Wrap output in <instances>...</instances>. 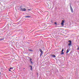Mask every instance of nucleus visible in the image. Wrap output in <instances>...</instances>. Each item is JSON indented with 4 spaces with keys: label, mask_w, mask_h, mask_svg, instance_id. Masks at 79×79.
<instances>
[{
    "label": "nucleus",
    "mask_w": 79,
    "mask_h": 79,
    "mask_svg": "<svg viewBox=\"0 0 79 79\" xmlns=\"http://www.w3.org/2000/svg\"><path fill=\"white\" fill-rule=\"evenodd\" d=\"M20 10H22V11H26V8H22L21 7H20Z\"/></svg>",
    "instance_id": "nucleus-1"
},
{
    "label": "nucleus",
    "mask_w": 79,
    "mask_h": 79,
    "mask_svg": "<svg viewBox=\"0 0 79 79\" xmlns=\"http://www.w3.org/2000/svg\"><path fill=\"white\" fill-rule=\"evenodd\" d=\"M70 7L71 12L73 13L74 11H73V8H72V6H71V4H70Z\"/></svg>",
    "instance_id": "nucleus-2"
},
{
    "label": "nucleus",
    "mask_w": 79,
    "mask_h": 79,
    "mask_svg": "<svg viewBox=\"0 0 79 79\" xmlns=\"http://www.w3.org/2000/svg\"><path fill=\"white\" fill-rule=\"evenodd\" d=\"M69 42L70 43L68 44L69 46H70V45H71V44L72 43V42L70 40H69Z\"/></svg>",
    "instance_id": "nucleus-3"
},
{
    "label": "nucleus",
    "mask_w": 79,
    "mask_h": 79,
    "mask_svg": "<svg viewBox=\"0 0 79 79\" xmlns=\"http://www.w3.org/2000/svg\"><path fill=\"white\" fill-rule=\"evenodd\" d=\"M46 6H47V7L48 8H50V7H51V6H50V5L48 4H47L46 5Z\"/></svg>",
    "instance_id": "nucleus-4"
},
{
    "label": "nucleus",
    "mask_w": 79,
    "mask_h": 79,
    "mask_svg": "<svg viewBox=\"0 0 79 79\" xmlns=\"http://www.w3.org/2000/svg\"><path fill=\"white\" fill-rule=\"evenodd\" d=\"M64 20H62L61 23L62 26H64Z\"/></svg>",
    "instance_id": "nucleus-5"
},
{
    "label": "nucleus",
    "mask_w": 79,
    "mask_h": 79,
    "mask_svg": "<svg viewBox=\"0 0 79 79\" xmlns=\"http://www.w3.org/2000/svg\"><path fill=\"white\" fill-rule=\"evenodd\" d=\"M40 52H41V53H43V51H42V49H39Z\"/></svg>",
    "instance_id": "nucleus-6"
},
{
    "label": "nucleus",
    "mask_w": 79,
    "mask_h": 79,
    "mask_svg": "<svg viewBox=\"0 0 79 79\" xmlns=\"http://www.w3.org/2000/svg\"><path fill=\"white\" fill-rule=\"evenodd\" d=\"M30 66V67H31L30 70H31V71H32V66H31V65H30V66Z\"/></svg>",
    "instance_id": "nucleus-7"
},
{
    "label": "nucleus",
    "mask_w": 79,
    "mask_h": 79,
    "mask_svg": "<svg viewBox=\"0 0 79 79\" xmlns=\"http://www.w3.org/2000/svg\"><path fill=\"white\" fill-rule=\"evenodd\" d=\"M69 49H67L66 51V53H68L69 52Z\"/></svg>",
    "instance_id": "nucleus-8"
},
{
    "label": "nucleus",
    "mask_w": 79,
    "mask_h": 79,
    "mask_svg": "<svg viewBox=\"0 0 79 79\" xmlns=\"http://www.w3.org/2000/svg\"><path fill=\"white\" fill-rule=\"evenodd\" d=\"M42 54H43V52H41V53L40 54V57H41L42 55Z\"/></svg>",
    "instance_id": "nucleus-9"
},
{
    "label": "nucleus",
    "mask_w": 79,
    "mask_h": 79,
    "mask_svg": "<svg viewBox=\"0 0 79 79\" xmlns=\"http://www.w3.org/2000/svg\"><path fill=\"white\" fill-rule=\"evenodd\" d=\"M25 18H31L30 16H26L25 17Z\"/></svg>",
    "instance_id": "nucleus-10"
},
{
    "label": "nucleus",
    "mask_w": 79,
    "mask_h": 79,
    "mask_svg": "<svg viewBox=\"0 0 79 79\" xmlns=\"http://www.w3.org/2000/svg\"><path fill=\"white\" fill-rule=\"evenodd\" d=\"M52 56H53V57H54V58H55L56 57V56H55V55H52Z\"/></svg>",
    "instance_id": "nucleus-11"
},
{
    "label": "nucleus",
    "mask_w": 79,
    "mask_h": 79,
    "mask_svg": "<svg viewBox=\"0 0 79 79\" xmlns=\"http://www.w3.org/2000/svg\"><path fill=\"white\" fill-rule=\"evenodd\" d=\"M3 40H4V38H2V39H0V41Z\"/></svg>",
    "instance_id": "nucleus-12"
},
{
    "label": "nucleus",
    "mask_w": 79,
    "mask_h": 79,
    "mask_svg": "<svg viewBox=\"0 0 79 79\" xmlns=\"http://www.w3.org/2000/svg\"><path fill=\"white\" fill-rule=\"evenodd\" d=\"M63 51H64V49H62L61 52H63Z\"/></svg>",
    "instance_id": "nucleus-13"
},
{
    "label": "nucleus",
    "mask_w": 79,
    "mask_h": 79,
    "mask_svg": "<svg viewBox=\"0 0 79 79\" xmlns=\"http://www.w3.org/2000/svg\"><path fill=\"white\" fill-rule=\"evenodd\" d=\"M62 53H61V55H64V52H61Z\"/></svg>",
    "instance_id": "nucleus-14"
},
{
    "label": "nucleus",
    "mask_w": 79,
    "mask_h": 79,
    "mask_svg": "<svg viewBox=\"0 0 79 79\" xmlns=\"http://www.w3.org/2000/svg\"><path fill=\"white\" fill-rule=\"evenodd\" d=\"M30 51H31V52H33V51L31 49H29Z\"/></svg>",
    "instance_id": "nucleus-15"
},
{
    "label": "nucleus",
    "mask_w": 79,
    "mask_h": 79,
    "mask_svg": "<svg viewBox=\"0 0 79 79\" xmlns=\"http://www.w3.org/2000/svg\"><path fill=\"white\" fill-rule=\"evenodd\" d=\"M32 64H33V62H32V61H30Z\"/></svg>",
    "instance_id": "nucleus-16"
},
{
    "label": "nucleus",
    "mask_w": 79,
    "mask_h": 79,
    "mask_svg": "<svg viewBox=\"0 0 79 79\" xmlns=\"http://www.w3.org/2000/svg\"><path fill=\"white\" fill-rule=\"evenodd\" d=\"M30 61H32V59L30 58Z\"/></svg>",
    "instance_id": "nucleus-17"
},
{
    "label": "nucleus",
    "mask_w": 79,
    "mask_h": 79,
    "mask_svg": "<svg viewBox=\"0 0 79 79\" xmlns=\"http://www.w3.org/2000/svg\"><path fill=\"white\" fill-rule=\"evenodd\" d=\"M9 71H10V72H11V70H10V69H9Z\"/></svg>",
    "instance_id": "nucleus-18"
},
{
    "label": "nucleus",
    "mask_w": 79,
    "mask_h": 79,
    "mask_svg": "<svg viewBox=\"0 0 79 79\" xmlns=\"http://www.w3.org/2000/svg\"><path fill=\"white\" fill-rule=\"evenodd\" d=\"M77 50H79V47L77 48Z\"/></svg>",
    "instance_id": "nucleus-19"
},
{
    "label": "nucleus",
    "mask_w": 79,
    "mask_h": 79,
    "mask_svg": "<svg viewBox=\"0 0 79 79\" xmlns=\"http://www.w3.org/2000/svg\"><path fill=\"white\" fill-rule=\"evenodd\" d=\"M10 69H13V68H10Z\"/></svg>",
    "instance_id": "nucleus-20"
},
{
    "label": "nucleus",
    "mask_w": 79,
    "mask_h": 79,
    "mask_svg": "<svg viewBox=\"0 0 79 79\" xmlns=\"http://www.w3.org/2000/svg\"><path fill=\"white\" fill-rule=\"evenodd\" d=\"M54 23L55 24H56V22H55Z\"/></svg>",
    "instance_id": "nucleus-21"
},
{
    "label": "nucleus",
    "mask_w": 79,
    "mask_h": 79,
    "mask_svg": "<svg viewBox=\"0 0 79 79\" xmlns=\"http://www.w3.org/2000/svg\"><path fill=\"white\" fill-rule=\"evenodd\" d=\"M51 22L52 23H53V21L52 20L51 21Z\"/></svg>",
    "instance_id": "nucleus-22"
},
{
    "label": "nucleus",
    "mask_w": 79,
    "mask_h": 79,
    "mask_svg": "<svg viewBox=\"0 0 79 79\" xmlns=\"http://www.w3.org/2000/svg\"><path fill=\"white\" fill-rule=\"evenodd\" d=\"M28 10H31V9H28Z\"/></svg>",
    "instance_id": "nucleus-23"
},
{
    "label": "nucleus",
    "mask_w": 79,
    "mask_h": 79,
    "mask_svg": "<svg viewBox=\"0 0 79 79\" xmlns=\"http://www.w3.org/2000/svg\"><path fill=\"white\" fill-rule=\"evenodd\" d=\"M23 69H25V68H24Z\"/></svg>",
    "instance_id": "nucleus-24"
},
{
    "label": "nucleus",
    "mask_w": 79,
    "mask_h": 79,
    "mask_svg": "<svg viewBox=\"0 0 79 79\" xmlns=\"http://www.w3.org/2000/svg\"><path fill=\"white\" fill-rule=\"evenodd\" d=\"M0 74H1V73L0 72Z\"/></svg>",
    "instance_id": "nucleus-25"
}]
</instances>
